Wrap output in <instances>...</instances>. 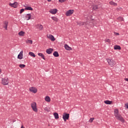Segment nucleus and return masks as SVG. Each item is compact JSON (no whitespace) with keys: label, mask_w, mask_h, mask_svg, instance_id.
<instances>
[{"label":"nucleus","mask_w":128,"mask_h":128,"mask_svg":"<svg viewBox=\"0 0 128 128\" xmlns=\"http://www.w3.org/2000/svg\"><path fill=\"white\" fill-rule=\"evenodd\" d=\"M114 116L115 118L118 120H120L122 122H124V119L122 118V116L118 113V110L116 109L114 110Z\"/></svg>","instance_id":"f257e3e1"},{"label":"nucleus","mask_w":128,"mask_h":128,"mask_svg":"<svg viewBox=\"0 0 128 128\" xmlns=\"http://www.w3.org/2000/svg\"><path fill=\"white\" fill-rule=\"evenodd\" d=\"M107 62L109 64V66H116V61L110 58H108Z\"/></svg>","instance_id":"f03ea898"},{"label":"nucleus","mask_w":128,"mask_h":128,"mask_svg":"<svg viewBox=\"0 0 128 128\" xmlns=\"http://www.w3.org/2000/svg\"><path fill=\"white\" fill-rule=\"evenodd\" d=\"M62 118L64 122H66L70 118V114L64 112L62 114Z\"/></svg>","instance_id":"7ed1b4c3"},{"label":"nucleus","mask_w":128,"mask_h":128,"mask_svg":"<svg viewBox=\"0 0 128 128\" xmlns=\"http://www.w3.org/2000/svg\"><path fill=\"white\" fill-rule=\"evenodd\" d=\"M8 82H10V81H8V78H2V84H4V86H6L7 84H8Z\"/></svg>","instance_id":"20e7f679"},{"label":"nucleus","mask_w":128,"mask_h":128,"mask_svg":"<svg viewBox=\"0 0 128 128\" xmlns=\"http://www.w3.org/2000/svg\"><path fill=\"white\" fill-rule=\"evenodd\" d=\"M31 106L34 112H38V108H36V103L33 102L31 104Z\"/></svg>","instance_id":"39448f33"},{"label":"nucleus","mask_w":128,"mask_h":128,"mask_svg":"<svg viewBox=\"0 0 128 128\" xmlns=\"http://www.w3.org/2000/svg\"><path fill=\"white\" fill-rule=\"evenodd\" d=\"M74 10H68V11L66 12V16H72V14H74Z\"/></svg>","instance_id":"423d86ee"},{"label":"nucleus","mask_w":128,"mask_h":128,"mask_svg":"<svg viewBox=\"0 0 128 128\" xmlns=\"http://www.w3.org/2000/svg\"><path fill=\"white\" fill-rule=\"evenodd\" d=\"M29 90L31 92H33L34 94H36V92H38V89H36V87H31Z\"/></svg>","instance_id":"0eeeda50"},{"label":"nucleus","mask_w":128,"mask_h":128,"mask_svg":"<svg viewBox=\"0 0 128 128\" xmlns=\"http://www.w3.org/2000/svg\"><path fill=\"white\" fill-rule=\"evenodd\" d=\"M50 14H56V12H58V9L56 8H54V9H51L50 10Z\"/></svg>","instance_id":"6e6552de"},{"label":"nucleus","mask_w":128,"mask_h":128,"mask_svg":"<svg viewBox=\"0 0 128 128\" xmlns=\"http://www.w3.org/2000/svg\"><path fill=\"white\" fill-rule=\"evenodd\" d=\"M9 5L10 6H12V8H18V2H15L13 4L10 3Z\"/></svg>","instance_id":"1a4fd4ad"},{"label":"nucleus","mask_w":128,"mask_h":128,"mask_svg":"<svg viewBox=\"0 0 128 128\" xmlns=\"http://www.w3.org/2000/svg\"><path fill=\"white\" fill-rule=\"evenodd\" d=\"M52 52H54V49L52 48H49L46 50V52L48 54H50L52 53Z\"/></svg>","instance_id":"9d476101"},{"label":"nucleus","mask_w":128,"mask_h":128,"mask_svg":"<svg viewBox=\"0 0 128 128\" xmlns=\"http://www.w3.org/2000/svg\"><path fill=\"white\" fill-rule=\"evenodd\" d=\"M47 37L49 40H52V42H54L56 40V39L54 38V36L52 35H49L48 36H47Z\"/></svg>","instance_id":"9b49d317"},{"label":"nucleus","mask_w":128,"mask_h":128,"mask_svg":"<svg viewBox=\"0 0 128 128\" xmlns=\"http://www.w3.org/2000/svg\"><path fill=\"white\" fill-rule=\"evenodd\" d=\"M4 28H5L6 30H8V22L4 21Z\"/></svg>","instance_id":"f8f14e48"},{"label":"nucleus","mask_w":128,"mask_h":128,"mask_svg":"<svg viewBox=\"0 0 128 128\" xmlns=\"http://www.w3.org/2000/svg\"><path fill=\"white\" fill-rule=\"evenodd\" d=\"M24 52L22 50L20 53L18 54V58L19 60H22V53Z\"/></svg>","instance_id":"ddd939ff"},{"label":"nucleus","mask_w":128,"mask_h":128,"mask_svg":"<svg viewBox=\"0 0 128 128\" xmlns=\"http://www.w3.org/2000/svg\"><path fill=\"white\" fill-rule=\"evenodd\" d=\"M64 48L67 50H72V48L70 47V46H68V45L67 44H66L64 45Z\"/></svg>","instance_id":"4468645a"},{"label":"nucleus","mask_w":128,"mask_h":128,"mask_svg":"<svg viewBox=\"0 0 128 128\" xmlns=\"http://www.w3.org/2000/svg\"><path fill=\"white\" fill-rule=\"evenodd\" d=\"M54 116L55 120H58L60 117L58 116V112H54Z\"/></svg>","instance_id":"2eb2a0df"},{"label":"nucleus","mask_w":128,"mask_h":128,"mask_svg":"<svg viewBox=\"0 0 128 128\" xmlns=\"http://www.w3.org/2000/svg\"><path fill=\"white\" fill-rule=\"evenodd\" d=\"M30 14H27L26 16V20H30L32 18V15H30Z\"/></svg>","instance_id":"dca6fc26"},{"label":"nucleus","mask_w":128,"mask_h":128,"mask_svg":"<svg viewBox=\"0 0 128 128\" xmlns=\"http://www.w3.org/2000/svg\"><path fill=\"white\" fill-rule=\"evenodd\" d=\"M53 56H55V58H58V56H60V54H58V52L56 51L53 53Z\"/></svg>","instance_id":"f3484780"},{"label":"nucleus","mask_w":128,"mask_h":128,"mask_svg":"<svg viewBox=\"0 0 128 128\" xmlns=\"http://www.w3.org/2000/svg\"><path fill=\"white\" fill-rule=\"evenodd\" d=\"M37 26L38 30H42V29L44 28V26H42V25L38 24L37 25Z\"/></svg>","instance_id":"a211bd4d"},{"label":"nucleus","mask_w":128,"mask_h":128,"mask_svg":"<svg viewBox=\"0 0 128 128\" xmlns=\"http://www.w3.org/2000/svg\"><path fill=\"white\" fill-rule=\"evenodd\" d=\"M114 50H122V48H120V46H118V45H115L114 46Z\"/></svg>","instance_id":"6ab92c4d"},{"label":"nucleus","mask_w":128,"mask_h":128,"mask_svg":"<svg viewBox=\"0 0 128 128\" xmlns=\"http://www.w3.org/2000/svg\"><path fill=\"white\" fill-rule=\"evenodd\" d=\"M104 102L106 104H112V101L106 100L104 101Z\"/></svg>","instance_id":"aec40b11"},{"label":"nucleus","mask_w":128,"mask_h":128,"mask_svg":"<svg viewBox=\"0 0 128 128\" xmlns=\"http://www.w3.org/2000/svg\"><path fill=\"white\" fill-rule=\"evenodd\" d=\"M38 56H41V58H42L43 60H46V58H44V55L42 54V53H38Z\"/></svg>","instance_id":"412c9836"},{"label":"nucleus","mask_w":128,"mask_h":128,"mask_svg":"<svg viewBox=\"0 0 128 128\" xmlns=\"http://www.w3.org/2000/svg\"><path fill=\"white\" fill-rule=\"evenodd\" d=\"M24 10H34V9L30 6H27L24 8Z\"/></svg>","instance_id":"4be33fe9"},{"label":"nucleus","mask_w":128,"mask_h":128,"mask_svg":"<svg viewBox=\"0 0 128 128\" xmlns=\"http://www.w3.org/2000/svg\"><path fill=\"white\" fill-rule=\"evenodd\" d=\"M45 100L46 102H50V98L48 96H46L45 98Z\"/></svg>","instance_id":"5701e85b"},{"label":"nucleus","mask_w":128,"mask_h":128,"mask_svg":"<svg viewBox=\"0 0 128 128\" xmlns=\"http://www.w3.org/2000/svg\"><path fill=\"white\" fill-rule=\"evenodd\" d=\"M110 4H111V6H118V4L112 1H111L110 2Z\"/></svg>","instance_id":"b1692460"},{"label":"nucleus","mask_w":128,"mask_h":128,"mask_svg":"<svg viewBox=\"0 0 128 128\" xmlns=\"http://www.w3.org/2000/svg\"><path fill=\"white\" fill-rule=\"evenodd\" d=\"M18 34L20 36H24V32L22 31H20L18 32Z\"/></svg>","instance_id":"393cba45"},{"label":"nucleus","mask_w":128,"mask_h":128,"mask_svg":"<svg viewBox=\"0 0 128 128\" xmlns=\"http://www.w3.org/2000/svg\"><path fill=\"white\" fill-rule=\"evenodd\" d=\"M52 20H54V22H58V19L56 16H52Z\"/></svg>","instance_id":"a878e982"},{"label":"nucleus","mask_w":128,"mask_h":128,"mask_svg":"<svg viewBox=\"0 0 128 128\" xmlns=\"http://www.w3.org/2000/svg\"><path fill=\"white\" fill-rule=\"evenodd\" d=\"M29 56H33V58H36V54H34L32 52H30L28 53Z\"/></svg>","instance_id":"bb28decb"},{"label":"nucleus","mask_w":128,"mask_h":128,"mask_svg":"<svg viewBox=\"0 0 128 128\" xmlns=\"http://www.w3.org/2000/svg\"><path fill=\"white\" fill-rule=\"evenodd\" d=\"M20 68H26V65L24 64H20L19 65Z\"/></svg>","instance_id":"cd10ccee"},{"label":"nucleus","mask_w":128,"mask_h":128,"mask_svg":"<svg viewBox=\"0 0 128 128\" xmlns=\"http://www.w3.org/2000/svg\"><path fill=\"white\" fill-rule=\"evenodd\" d=\"M118 20H120V22H122L124 20V18L122 16H120L118 18Z\"/></svg>","instance_id":"c85d7f7f"},{"label":"nucleus","mask_w":128,"mask_h":128,"mask_svg":"<svg viewBox=\"0 0 128 128\" xmlns=\"http://www.w3.org/2000/svg\"><path fill=\"white\" fill-rule=\"evenodd\" d=\"M93 9H94L95 10H98V6L96 5V6H94Z\"/></svg>","instance_id":"c756f323"},{"label":"nucleus","mask_w":128,"mask_h":128,"mask_svg":"<svg viewBox=\"0 0 128 128\" xmlns=\"http://www.w3.org/2000/svg\"><path fill=\"white\" fill-rule=\"evenodd\" d=\"M78 26H84V22H79L78 23Z\"/></svg>","instance_id":"7c9ffc66"},{"label":"nucleus","mask_w":128,"mask_h":128,"mask_svg":"<svg viewBox=\"0 0 128 128\" xmlns=\"http://www.w3.org/2000/svg\"><path fill=\"white\" fill-rule=\"evenodd\" d=\"M94 118H90L88 122H94Z\"/></svg>","instance_id":"2f4dec72"},{"label":"nucleus","mask_w":128,"mask_h":128,"mask_svg":"<svg viewBox=\"0 0 128 128\" xmlns=\"http://www.w3.org/2000/svg\"><path fill=\"white\" fill-rule=\"evenodd\" d=\"M106 42H110V39H106L104 40Z\"/></svg>","instance_id":"473e14b6"},{"label":"nucleus","mask_w":128,"mask_h":128,"mask_svg":"<svg viewBox=\"0 0 128 128\" xmlns=\"http://www.w3.org/2000/svg\"><path fill=\"white\" fill-rule=\"evenodd\" d=\"M28 44H32V40H28Z\"/></svg>","instance_id":"72a5a7b5"},{"label":"nucleus","mask_w":128,"mask_h":128,"mask_svg":"<svg viewBox=\"0 0 128 128\" xmlns=\"http://www.w3.org/2000/svg\"><path fill=\"white\" fill-rule=\"evenodd\" d=\"M24 12V9L22 8L20 10V14H22V12Z\"/></svg>","instance_id":"f704fd0d"},{"label":"nucleus","mask_w":128,"mask_h":128,"mask_svg":"<svg viewBox=\"0 0 128 128\" xmlns=\"http://www.w3.org/2000/svg\"><path fill=\"white\" fill-rule=\"evenodd\" d=\"M44 110H46V112H50V110L48 108H45Z\"/></svg>","instance_id":"c9c22d12"},{"label":"nucleus","mask_w":128,"mask_h":128,"mask_svg":"<svg viewBox=\"0 0 128 128\" xmlns=\"http://www.w3.org/2000/svg\"><path fill=\"white\" fill-rule=\"evenodd\" d=\"M66 0H59L60 2H64Z\"/></svg>","instance_id":"e433bc0d"},{"label":"nucleus","mask_w":128,"mask_h":128,"mask_svg":"<svg viewBox=\"0 0 128 128\" xmlns=\"http://www.w3.org/2000/svg\"><path fill=\"white\" fill-rule=\"evenodd\" d=\"M114 34H116V36H120V33L114 32Z\"/></svg>","instance_id":"4c0bfd02"},{"label":"nucleus","mask_w":128,"mask_h":128,"mask_svg":"<svg viewBox=\"0 0 128 128\" xmlns=\"http://www.w3.org/2000/svg\"><path fill=\"white\" fill-rule=\"evenodd\" d=\"M21 128H24L23 125L22 126Z\"/></svg>","instance_id":"58836bf2"},{"label":"nucleus","mask_w":128,"mask_h":128,"mask_svg":"<svg viewBox=\"0 0 128 128\" xmlns=\"http://www.w3.org/2000/svg\"><path fill=\"white\" fill-rule=\"evenodd\" d=\"M48 2H52V0H48Z\"/></svg>","instance_id":"ea45409f"},{"label":"nucleus","mask_w":128,"mask_h":128,"mask_svg":"<svg viewBox=\"0 0 128 128\" xmlns=\"http://www.w3.org/2000/svg\"><path fill=\"white\" fill-rule=\"evenodd\" d=\"M2 72V69L0 68V74Z\"/></svg>","instance_id":"a19ab883"}]
</instances>
